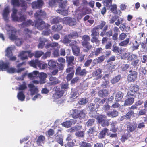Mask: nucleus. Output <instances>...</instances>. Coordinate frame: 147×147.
Listing matches in <instances>:
<instances>
[{"instance_id":"49","label":"nucleus","mask_w":147,"mask_h":147,"mask_svg":"<svg viewBox=\"0 0 147 147\" xmlns=\"http://www.w3.org/2000/svg\"><path fill=\"white\" fill-rule=\"evenodd\" d=\"M134 114V111L133 110H130L125 115V119L126 120H128L130 119L132 115Z\"/></svg>"},{"instance_id":"30","label":"nucleus","mask_w":147,"mask_h":147,"mask_svg":"<svg viewBox=\"0 0 147 147\" xmlns=\"http://www.w3.org/2000/svg\"><path fill=\"white\" fill-rule=\"evenodd\" d=\"M79 94L76 89H71V92L70 94V98H75L78 96Z\"/></svg>"},{"instance_id":"51","label":"nucleus","mask_w":147,"mask_h":147,"mask_svg":"<svg viewBox=\"0 0 147 147\" xmlns=\"http://www.w3.org/2000/svg\"><path fill=\"white\" fill-rule=\"evenodd\" d=\"M134 125L129 124L127 125V131L129 132H131L133 131L135 129Z\"/></svg>"},{"instance_id":"42","label":"nucleus","mask_w":147,"mask_h":147,"mask_svg":"<svg viewBox=\"0 0 147 147\" xmlns=\"http://www.w3.org/2000/svg\"><path fill=\"white\" fill-rule=\"evenodd\" d=\"M26 20V18L24 15H21L18 17L17 16H15L14 17V21H18V22H22L23 21H24Z\"/></svg>"},{"instance_id":"58","label":"nucleus","mask_w":147,"mask_h":147,"mask_svg":"<svg viewBox=\"0 0 147 147\" xmlns=\"http://www.w3.org/2000/svg\"><path fill=\"white\" fill-rule=\"evenodd\" d=\"M139 89V86L137 85H134L130 87V90L134 92H136L138 91Z\"/></svg>"},{"instance_id":"22","label":"nucleus","mask_w":147,"mask_h":147,"mask_svg":"<svg viewBox=\"0 0 147 147\" xmlns=\"http://www.w3.org/2000/svg\"><path fill=\"white\" fill-rule=\"evenodd\" d=\"M59 132L61 133V131L59 130H58V132H57V134L55 135L56 136V139L57 142L61 146H63V137L61 136H59L58 134Z\"/></svg>"},{"instance_id":"59","label":"nucleus","mask_w":147,"mask_h":147,"mask_svg":"<svg viewBox=\"0 0 147 147\" xmlns=\"http://www.w3.org/2000/svg\"><path fill=\"white\" fill-rule=\"evenodd\" d=\"M88 101V99L85 98H84L81 99L79 101L78 103L80 105H85L87 103Z\"/></svg>"},{"instance_id":"28","label":"nucleus","mask_w":147,"mask_h":147,"mask_svg":"<svg viewBox=\"0 0 147 147\" xmlns=\"http://www.w3.org/2000/svg\"><path fill=\"white\" fill-rule=\"evenodd\" d=\"M91 36L92 37H98L99 36L98 29L97 27H95L91 30Z\"/></svg>"},{"instance_id":"23","label":"nucleus","mask_w":147,"mask_h":147,"mask_svg":"<svg viewBox=\"0 0 147 147\" xmlns=\"http://www.w3.org/2000/svg\"><path fill=\"white\" fill-rule=\"evenodd\" d=\"M64 90H61L58 92H56L53 95V98L55 99L60 98L63 95Z\"/></svg>"},{"instance_id":"8","label":"nucleus","mask_w":147,"mask_h":147,"mask_svg":"<svg viewBox=\"0 0 147 147\" xmlns=\"http://www.w3.org/2000/svg\"><path fill=\"white\" fill-rule=\"evenodd\" d=\"M27 55L30 58H31L33 56H34V53H31V51L30 50L22 51L20 53L19 56L20 57L21 60H24L28 59Z\"/></svg>"},{"instance_id":"18","label":"nucleus","mask_w":147,"mask_h":147,"mask_svg":"<svg viewBox=\"0 0 147 147\" xmlns=\"http://www.w3.org/2000/svg\"><path fill=\"white\" fill-rule=\"evenodd\" d=\"M24 32L25 34L24 37L25 40H28L32 37V31L26 28L24 30Z\"/></svg>"},{"instance_id":"24","label":"nucleus","mask_w":147,"mask_h":147,"mask_svg":"<svg viewBox=\"0 0 147 147\" xmlns=\"http://www.w3.org/2000/svg\"><path fill=\"white\" fill-rule=\"evenodd\" d=\"M134 101V97H129L125 100L123 105L126 106L131 105L133 103Z\"/></svg>"},{"instance_id":"36","label":"nucleus","mask_w":147,"mask_h":147,"mask_svg":"<svg viewBox=\"0 0 147 147\" xmlns=\"http://www.w3.org/2000/svg\"><path fill=\"white\" fill-rule=\"evenodd\" d=\"M130 40L129 38H126L125 40H123L119 43V45L120 46L126 47L128 45L130 42Z\"/></svg>"},{"instance_id":"33","label":"nucleus","mask_w":147,"mask_h":147,"mask_svg":"<svg viewBox=\"0 0 147 147\" xmlns=\"http://www.w3.org/2000/svg\"><path fill=\"white\" fill-rule=\"evenodd\" d=\"M63 26L61 24L54 25L52 27V29L54 32H59L62 29Z\"/></svg>"},{"instance_id":"38","label":"nucleus","mask_w":147,"mask_h":147,"mask_svg":"<svg viewBox=\"0 0 147 147\" xmlns=\"http://www.w3.org/2000/svg\"><path fill=\"white\" fill-rule=\"evenodd\" d=\"M105 55H102L101 56L98 57L97 59H94L93 60V63L95 64L99 63L102 62L105 59Z\"/></svg>"},{"instance_id":"2","label":"nucleus","mask_w":147,"mask_h":147,"mask_svg":"<svg viewBox=\"0 0 147 147\" xmlns=\"http://www.w3.org/2000/svg\"><path fill=\"white\" fill-rule=\"evenodd\" d=\"M11 32V34L9 36L10 39L11 40H15V42L17 46H20L22 44V41L21 39L17 38L16 36L17 30L15 28H12Z\"/></svg>"},{"instance_id":"29","label":"nucleus","mask_w":147,"mask_h":147,"mask_svg":"<svg viewBox=\"0 0 147 147\" xmlns=\"http://www.w3.org/2000/svg\"><path fill=\"white\" fill-rule=\"evenodd\" d=\"M38 71H34L32 73H31L28 74V76L30 79L33 80L35 79L38 77Z\"/></svg>"},{"instance_id":"13","label":"nucleus","mask_w":147,"mask_h":147,"mask_svg":"<svg viewBox=\"0 0 147 147\" xmlns=\"http://www.w3.org/2000/svg\"><path fill=\"white\" fill-rule=\"evenodd\" d=\"M45 25V22L41 19H37L35 22V26L40 30L43 29Z\"/></svg>"},{"instance_id":"5","label":"nucleus","mask_w":147,"mask_h":147,"mask_svg":"<svg viewBox=\"0 0 147 147\" xmlns=\"http://www.w3.org/2000/svg\"><path fill=\"white\" fill-rule=\"evenodd\" d=\"M62 22L64 24L70 26L76 25L77 24L75 18L69 17H66L62 19Z\"/></svg>"},{"instance_id":"54","label":"nucleus","mask_w":147,"mask_h":147,"mask_svg":"<svg viewBox=\"0 0 147 147\" xmlns=\"http://www.w3.org/2000/svg\"><path fill=\"white\" fill-rule=\"evenodd\" d=\"M80 147H91V145L90 143L82 141L80 144Z\"/></svg>"},{"instance_id":"37","label":"nucleus","mask_w":147,"mask_h":147,"mask_svg":"<svg viewBox=\"0 0 147 147\" xmlns=\"http://www.w3.org/2000/svg\"><path fill=\"white\" fill-rule=\"evenodd\" d=\"M45 139V137L43 135L40 136L38 138L36 143L38 146H40L41 144L44 143V141Z\"/></svg>"},{"instance_id":"21","label":"nucleus","mask_w":147,"mask_h":147,"mask_svg":"<svg viewBox=\"0 0 147 147\" xmlns=\"http://www.w3.org/2000/svg\"><path fill=\"white\" fill-rule=\"evenodd\" d=\"M75 123V120L71 119L69 121L63 122L62 123V125L65 127L68 128L71 126L73 123L74 124Z\"/></svg>"},{"instance_id":"44","label":"nucleus","mask_w":147,"mask_h":147,"mask_svg":"<svg viewBox=\"0 0 147 147\" xmlns=\"http://www.w3.org/2000/svg\"><path fill=\"white\" fill-rule=\"evenodd\" d=\"M108 91L106 89L102 90L99 91L98 94L100 97H103L108 95Z\"/></svg>"},{"instance_id":"61","label":"nucleus","mask_w":147,"mask_h":147,"mask_svg":"<svg viewBox=\"0 0 147 147\" xmlns=\"http://www.w3.org/2000/svg\"><path fill=\"white\" fill-rule=\"evenodd\" d=\"M44 54L43 52L41 51H36L35 52L34 56L36 58H38Z\"/></svg>"},{"instance_id":"57","label":"nucleus","mask_w":147,"mask_h":147,"mask_svg":"<svg viewBox=\"0 0 147 147\" xmlns=\"http://www.w3.org/2000/svg\"><path fill=\"white\" fill-rule=\"evenodd\" d=\"M56 11L58 13L63 16L67 15L68 13V11L67 10L62 9H57Z\"/></svg>"},{"instance_id":"12","label":"nucleus","mask_w":147,"mask_h":147,"mask_svg":"<svg viewBox=\"0 0 147 147\" xmlns=\"http://www.w3.org/2000/svg\"><path fill=\"white\" fill-rule=\"evenodd\" d=\"M130 74L127 77V80L129 82H132L135 81L137 78V72L134 71L130 70Z\"/></svg>"},{"instance_id":"52","label":"nucleus","mask_w":147,"mask_h":147,"mask_svg":"<svg viewBox=\"0 0 147 147\" xmlns=\"http://www.w3.org/2000/svg\"><path fill=\"white\" fill-rule=\"evenodd\" d=\"M121 78V76L120 75H118L111 80V83L113 84L119 81Z\"/></svg>"},{"instance_id":"27","label":"nucleus","mask_w":147,"mask_h":147,"mask_svg":"<svg viewBox=\"0 0 147 147\" xmlns=\"http://www.w3.org/2000/svg\"><path fill=\"white\" fill-rule=\"evenodd\" d=\"M105 98L101 100L100 99L96 98L94 100V104H95L96 105H98V107H99L100 105H103L105 102Z\"/></svg>"},{"instance_id":"63","label":"nucleus","mask_w":147,"mask_h":147,"mask_svg":"<svg viewBox=\"0 0 147 147\" xmlns=\"http://www.w3.org/2000/svg\"><path fill=\"white\" fill-rule=\"evenodd\" d=\"M74 71H72L67 75L66 78L67 81H69L72 79L73 77L74 76Z\"/></svg>"},{"instance_id":"14","label":"nucleus","mask_w":147,"mask_h":147,"mask_svg":"<svg viewBox=\"0 0 147 147\" xmlns=\"http://www.w3.org/2000/svg\"><path fill=\"white\" fill-rule=\"evenodd\" d=\"M118 16L116 15L113 16L111 19V23H113L117 20V21L115 22V24L117 26H119L120 24L122 23L124 21V19L122 18L118 19Z\"/></svg>"},{"instance_id":"50","label":"nucleus","mask_w":147,"mask_h":147,"mask_svg":"<svg viewBox=\"0 0 147 147\" xmlns=\"http://www.w3.org/2000/svg\"><path fill=\"white\" fill-rule=\"evenodd\" d=\"M140 76L142 75V76L145 75L147 72V70L145 67H142L140 66L139 69Z\"/></svg>"},{"instance_id":"45","label":"nucleus","mask_w":147,"mask_h":147,"mask_svg":"<svg viewBox=\"0 0 147 147\" xmlns=\"http://www.w3.org/2000/svg\"><path fill=\"white\" fill-rule=\"evenodd\" d=\"M66 61L68 64H74V56H66Z\"/></svg>"},{"instance_id":"55","label":"nucleus","mask_w":147,"mask_h":147,"mask_svg":"<svg viewBox=\"0 0 147 147\" xmlns=\"http://www.w3.org/2000/svg\"><path fill=\"white\" fill-rule=\"evenodd\" d=\"M75 135L78 137L83 138L84 136V131H76L75 133Z\"/></svg>"},{"instance_id":"40","label":"nucleus","mask_w":147,"mask_h":147,"mask_svg":"<svg viewBox=\"0 0 147 147\" xmlns=\"http://www.w3.org/2000/svg\"><path fill=\"white\" fill-rule=\"evenodd\" d=\"M112 50L115 53H117L118 55H119L121 53V49H119V47L117 46L113 45Z\"/></svg>"},{"instance_id":"26","label":"nucleus","mask_w":147,"mask_h":147,"mask_svg":"<svg viewBox=\"0 0 147 147\" xmlns=\"http://www.w3.org/2000/svg\"><path fill=\"white\" fill-rule=\"evenodd\" d=\"M55 47L59 49L60 47L58 42H53L51 43H47L45 45V47L46 49H48L51 47L54 49Z\"/></svg>"},{"instance_id":"34","label":"nucleus","mask_w":147,"mask_h":147,"mask_svg":"<svg viewBox=\"0 0 147 147\" xmlns=\"http://www.w3.org/2000/svg\"><path fill=\"white\" fill-rule=\"evenodd\" d=\"M17 97L18 99L21 101H23L25 99V97L22 91H20L18 93Z\"/></svg>"},{"instance_id":"60","label":"nucleus","mask_w":147,"mask_h":147,"mask_svg":"<svg viewBox=\"0 0 147 147\" xmlns=\"http://www.w3.org/2000/svg\"><path fill=\"white\" fill-rule=\"evenodd\" d=\"M29 64H42V63L38 59H33L29 62Z\"/></svg>"},{"instance_id":"17","label":"nucleus","mask_w":147,"mask_h":147,"mask_svg":"<svg viewBox=\"0 0 147 147\" xmlns=\"http://www.w3.org/2000/svg\"><path fill=\"white\" fill-rule=\"evenodd\" d=\"M28 87L30 88L31 94L32 95L37 94L38 92V88L35 87L34 84H30L28 85Z\"/></svg>"},{"instance_id":"56","label":"nucleus","mask_w":147,"mask_h":147,"mask_svg":"<svg viewBox=\"0 0 147 147\" xmlns=\"http://www.w3.org/2000/svg\"><path fill=\"white\" fill-rule=\"evenodd\" d=\"M34 23L30 20H28L25 22H23L22 24V25H24L25 26H28L30 25L33 26L34 25Z\"/></svg>"},{"instance_id":"53","label":"nucleus","mask_w":147,"mask_h":147,"mask_svg":"<svg viewBox=\"0 0 147 147\" xmlns=\"http://www.w3.org/2000/svg\"><path fill=\"white\" fill-rule=\"evenodd\" d=\"M31 66L34 67L36 68L38 67L40 69H44L47 68L48 65H30Z\"/></svg>"},{"instance_id":"15","label":"nucleus","mask_w":147,"mask_h":147,"mask_svg":"<svg viewBox=\"0 0 147 147\" xmlns=\"http://www.w3.org/2000/svg\"><path fill=\"white\" fill-rule=\"evenodd\" d=\"M129 61H131L134 64H137L139 60L138 59L137 56L135 54H132L128 58Z\"/></svg>"},{"instance_id":"47","label":"nucleus","mask_w":147,"mask_h":147,"mask_svg":"<svg viewBox=\"0 0 147 147\" xmlns=\"http://www.w3.org/2000/svg\"><path fill=\"white\" fill-rule=\"evenodd\" d=\"M98 37H92L91 41L92 43H95L97 46H99L100 44V41L98 40Z\"/></svg>"},{"instance_id":"43","label":"nucleus","mask_w":147,"mask_h":147,"mask_svg":"<svg viewBox=\"0 0 147 147\" xmlns=\"http://www.w3.org/2000/svg\"><path fill=\"white\" fill-rule=\"evenodd\" d=\"M82 44L89 42L90 40V37L88 35H85L82 36Z\"/></svg>"},{"instance_id":"48","label":"nucleus","mask_w":147,"mask_h":147,"mask_svg":"<svg viewBox=\"0 0 147 147\" xmlns=\"http://www.w3.org/2000/svg\"><path fill=\"white\" fill-rule=\"evenodd\" d=\"M108 129L107 128H104V129L102 130L99 134V138H102L104 137L105 136L107 133Z\"/></svg>"},{"instance_id":"64","label":"nucleus","mask_w":147,"mask_h":147,"mask_svg":"<svg viewBox=\"0 0 147 147\" xmlns=\"http://www.w3.org/2000/svg\"><path fill=\"white\" fill-rule=\"evenodd\" d=\"M102 50L103 49L101 47L96 49L94 50L96 53V56H98L99 54L102 53Z\"/></svg>"},{"instance_id":"62","label":"nucleus","mask_w":147,"mask_h":147,"mask_svg":"<svg viewBox=\"0 0 147 147\" xmlns=\"http://www.w3.org/2000/svg\"><path fill=\"white\" fill-rule=\"evenodd\" d=\"M105 107L104 110L105 112H107V115L109 116H110V112L109 111L110 109V106L107 104H105Z\"/></svg>"},{"instance_id":"1","label":"nucleus","mask_w":147,"mask_h":147,"mask_svg":"<svg viewBox=\"0 0 147 147\" xmlns=\"http://www.w3.org/2000/svg\"><path fill=\"white\" fill-rule=\"evenodd\" d=\"M70 112L72 117L74 119L79 118L82 119H84L86 115L85 109L79 110L76 109H72Z\"/></svg>"},{"instance_id":"39","label":"nucleus","mask_w":147,"mask_h":147,"mask_svg":"<svg viewBox=\"0 0 147 147\" xmlns=\"http://www.w3.org/2000/svg\"><path fill=\"white\" fill-rule=\"evenodd\" d=\"M5 52V56L7 57L8 58L13 55L11 47H9L6 49Z\"/></svg>"},{"instance_id":"7","label":"nucleus","mask_w":147,"mask_h":147,"mask_svg":"<svg viewBox=\"0 0 147 147\" xmlns=\"http://www.w3.org/2000/svg\"><path fill=\"white\" fill-rule=\"evenodd\" d=\"M9 65H0V71H7L10 74H14L16 72V69L13 67H9Z\"/></svg>"},{"instance_id":"19","label":"nucleus","mask_w":147,"mask_h":147,"mask_svg":"<svg viewBox=\"0 0 147 147\" xmlns=\"http://www.w3.org/2000/svg\"><path fill=\"white\" fill-rule=\"evenodd\" d=\"M38 76L40 78L39 83L40 84H42L45 82V79L47 77V75L44 73L42 72L39 73L38 72Z\"/></svg>"},{"instance_id":"25","label":"nucleus","mask_w":147,"mask_h":147,"mask_svg":"<svg viewBox=\"0 0 147 147\" xmlns=\"http://www.w3.org/2000/svg\"><path fill=\"white\" fill-rule=\"evenodd\" d=\"M9 12V8L8 6H7L4 8L3 16L5 20L7 21L8 20V15Z\"/></svg>"},{"instance_id":"20","label":"nucleus","mask_w":147,"mask_h":147,"mask_svg":"<svg viewBox=\"0 0 147 147\" xmlns=\"http://www.w3.org/2000/svg\"><path fill=\"white\" fill-rule=\"evenodd\" d=\"M82 127L81 125L77 124L74 126L73 127L69 129V131L70 132H73L78 131H77L81 129Z\"/></svg>"},{"instance_id":"3","label":"nucleus","mask_w":147,"mask_h":147,"mask_svg":"<svg viewBox=\"0 0 147 147\" xmlns=\"http://www.w3.org/2000/svg\"><path fill=\"white\" fill-rule=\"evenodd\" d=\"M96 119L97 123L103 127L107 126L109 125V120L107 119L105 115H99L96 117Z\"/></svg>"},{"instance_id":"4","label":"nucleus","mask_w":147,"mask_h":147,"mask_svg":"<svg viewBox=\"0 0 147 147\" xmlns=\"http://www.w3.org/2000/svg\"><path fill=\"white\" fill-rule=\"evenodd\" d=\"M105 24L106 23L105 22L102 21L100 25L96 27H97L98 29H102L104 26L102 31L100 33V36L102 37L105 35L108 36L110 37V31L106 32V30L108 28V26L107 25H105Z\"/></svg>"},{"instance_id":"35","label":"nucleus","mask_w":147,"mask_h":147,"mask_svg":"<svg viewBox=\"0 0 147 147\" xmlns=\"http://www.w3.org/2000/svg\"><path fill=\"white\" fill-rule=\"evenodd\" d=\"M62 22V19L59 17L57 16L53 19L51 21V24H54Z\"/></svg>"},{"instance_id":"46","label":"nucleus","mask_w":147,"mask_h":147,"mask_svg":"<svg viewBox=\"0 0 147 147\" xmlns=\"http://www.w3.org/2000/svg\"><path fill=\"white\" fill-rule=\"evenodd\" d=\"M112 1L111 0V11L114 14H117L118 13L117 11V6L116 4H112Z\"/></svg>"},{"instance_id":"41","label":"nucleus","mask_w":147,"mask_h":147,"mask_svg":"<svg viewBox=\"0 0 147 147\" xmlns=\"http://www.w3.org/2000/svg\"><path fill=\"white\" fill-rule=\"evenodd\" d=\"M78 36V34L77 32L74 31H72V32L68 35V38L70 39L77 38Z\"/></svg>"},{"instance_id":"32","label":"nucleus","mask_w":147,"mask_h":147,"mask_svg":"<svg viewBox=\"0 0 147 147\" xmlns=\"http://www.w3.org/2000/svg\"><path fill=\"white\" fill-rule=\"evenodd\" d=\"M40 40V42L38 45V48H43L45 45V42L47 41V40L43 38H39Z\"/></svg>"},{"instance_id":"31","label":"nucleus","mask_w":147,"mask_h":147,"mask_svg":"<svg viewBox=\"0 0 147 147\" xmlns=\"http://www.w3.org/2000/svg\"><path fill=\"white\" fill-rule=\"evenodd\" d=\"M73 54L76 56H78L80 53V48L78 46H74L72 47Z\"/></svg>"},{"instance_id":"11","label":"nucleus","mask_w":147,"mask_h":147,"mask_svg":"<svg viewBox=\"0 0 147 147\" xmlns=\"http://www.w3.org/2000/svg\"><path fill=\"white\" fill-rule=\"evenodd\" d=\"M114 92V93H113V95L111 96V100L113 99L114 96L115 100L116 102L120 101L124 96V93L121 91Z\"/></svg>"},{"instance_id":"16","label":"nucleus","mask_w":147,"mask_h":147,"mask_svg":"<svg viewBox=\"0 0 147 147\" xmlns=\"http://www.w3.org/2000/svg\"><path fill=\"white\" fill-rule=\"evenodd\" d=\"M84 47L83 51L84 52L88 53L93 48V46L89 42L82 44Z\"/></svg>"},{"instance_id":"10","label":"nucleus","mask_w":147,"mask_h":147,"mask_svg":"<svg viewBox=\"0 0 147 147\" xmlns=\"http://www.w3.org/2000/svg\"><path fill=\"white\" fill-rule=\"evenodd\" d=\"M35 18L37 19L45 18L46 17V13L42 9L38 10L34 14Z\"/></svg>"},{"instance_id":"6","label":"nucleus","mask_w":147,"mask_h":147,"mask_svg":"<svg viewBox=\"0 0 147 147\" xmlns=\"http://www.w3.org/2000/svg\"><path fill=\"white\" fill-rule=\"evenodd\" d=\"M88 107L90 111L89 115L90 117L93 118L96 117V110L98 108V106L96 105L94 103H91L88 105Z\"/></svg>"},{"instance_id":"9","label":"nucleus","mask_w":147,"mask_h":147,"mask_svg":"<svg viewBox=\"0 0 147 147\" xmlns=\"http://www.w3.org/2000/svg\"><path fill=\"white\" fill-rule=\"evenodd\" d=\"M44 4L43 0H37L32 3V7L34 9H40L42 7Z\"/></svg>"}]
</instances>
